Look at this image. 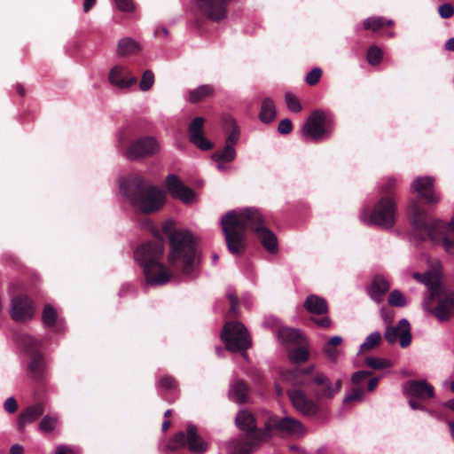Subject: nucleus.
<instances>
[{"instance_id":"obj_16","label":"nucleus","mask_w":454,"mask_h":454,"mask_svg":"<svg viewBox=\"0 0 454 454\" xmlns=\"http://www.w3.org/2000/svg\"><path fill=\"white\" fill-rule=\"evenodd\" d=\"M159 150V143L154 137H143L130 143L126 156L131 160H136L152 157L156 154Z\"/></svg>"},{"instance_id":"obj_54","label":"nucleus","mask_w":454,"mask_h":454,"mask_svg":"<svg viewBox=\"0 0 454 454\" xmlns=\"http://www.w3.org/2000/svg\"><path fill=\"white\" fill-rule=\"evenodd\" d=\"M438 12L442 19H449L454 14V8L450 4H443L439 6Z\"/></svg>"},{"instance_id":"obj_41","label":"nucleus","mask_w":454,"mask_h":454,"mask_svg":"<svg viewBox=\"0 0 454 454\" xmlns=\"http://www.w3.org/2000/svg\"><path fill=\"white\" fill-rule=\"evenodd\" d=\"M288 356L292 363H304L309 359V352L305 348L299 347L292 349Z\"/></svg>"},{"instance_id":"obj_40","label":"nucleus","mask_w":454,"mask_h":454,"mask_svg":"<svg viewBox=\"0 0 454 454\" xmlns=\"http://www.w3.org/2000/svg\"><path fill=\"white\" fill-rule=\"evenodd\" d=\"M383 58V52L381 49H380L376 45H372L369 47L366 53V59L370 65L377 66L379 65Z\"/></svg>"},{"instance_id":"obj_19","label":"nucleus","mask_w":454,"mask_h":454,"mask_svg":"<svg viewBox=\"0 0 454 454\" xmlns=\"http://www.w3.org/2000/svg\"><path fill=\"white\" fill-rule=\"evenodd\" d=\"M35 313L31 299L25 294H19L12 298L11 317L15 322L22 323L30 320Z\"/></svg>"},{"instance_id":"obj_13","label":"nucleus","mask_w":454,"mask_h":454,"mask_svg":"<svg viewBox=\"0 0 454 454\" xmlns=\"http://www.w3.org/2000/svg\"><path fill=\"white\" fill-rule=\"evenodd\" d=\"M303 431L302 423L292 417L270 416L264 422V441L270 439L273 432L285 435L299 434Z\"/></svg>"},{"instance_id":"obj_27","label":"nucleus","mask_w":454,"mask_h":454,"mask_svg":"<svg viewBox=\"0 0 454 454\" xmlns=\"http://www.w3.org/2000/svg\"><path fill=\"white\" fill-rule=\"evenodd\" d=\"M413 278L417 281L423 283L427 286L428 294L434 296L439 290L441 285L440 278L437 273L432 271H427L425 273H413Z\"/></svg>"},{"instance_id":"obj_21","label":"nucleus","mask_w":454,"mask_h":454,"mask_svg":"<svg viewBox=\"0 0 454 454\" xmlns=\"http://www.w3.org/2000/svg\"><path fill=\"white\" fill-rule=\"evenodd\" d=\"M434 178L430 176H419L411 183V190L418 193L427 205H435L439 202V198L434 192Z\"/></svg>"},{"instance_id":"obj_45","label":"nucleus","mask_w":454,"mask_h":454,"mask_svg":"<svg viewBox=\"0 0 454 454\" xmlns=\"http://www.w3.org/2000/svg\"><path fill=\"white\" fill-rule=\"evenodd\" d=\"M396 184L397 180L395 177H388L381 186L383 197L394 198V191Z\"/></svg>"},{"instance_id":"obj_43","label":"nucleus","mask_w":454,"mask_h":454,"mask_svg":"<svg viewBox=\"0 0 454 454\" xmlns=\"http://www.w3.org/2000/svg\"><path fill=\"white\" fill-rule=\"evenodd\" d=\"M159 387L167 391H174L178 387V382L171 375H164L159 380Z\"/></svg>"},{"instance_id":"obj_29","label":"nucleus","mask_w":454,"mask_h":454,"mask_svg":"<svg viewBox=\"0 0 454 454\" xmlns=\"http://www.w3.org/2000/svg\"><path fill=\"white\" fill-rule=\"evenodd\" d=\"M249 387L243 380H236L231 385L230 398L239 403L247 402Z\"/></svg>"},{"instance_id":"obj_39","label":"nucleus","mask_w":454,"mask_h":454,"mask_svg":"<svg viewBox=\"0 0 454 454\" xmlns=\"http://www.w3.org/2000/svg\"><path fill=\"white\" fill-rule=\"evenodd\" d=\"M381 341V334L379 332L371 333L361 345L360 351L364 353L376 348Z\"/></svg>"},{"instance_id":"obj_14","label":"nucleus","mask_w":454,"mask_h":454,"mask_svg":"<svg viewBox=\"0 0 454 454\" xmlns=\"http://www.w3.org/2000/svg\"><path fill=\"white\" fill-rule=\"evenodd\" d=\"M396 204L395 198L382 197L374 205L370 221L381 228L389 229L395 223Z\"/></svg>"},{"instance_id":"obj_17","label":"nucleus","mask_w":454,"mask_h":454,"mask_svg":"<svg viewBox=\"0 0 454 454\" xmlns=\"http://www.w3.org/2000/svg\"><path fill=\"white\" fill-rule=\"evenodd\" d=\"M199 12L207 19L218 22L228 12V6L232 0H195Z\"/></svg>"},{"instance_id":"obj_63","label":"nucleus","mask_w":454,"mask_h":454,"mask_svg":"<svg viewBox=\"0 0 454 454\" xmlns=\"http://www.w3.org/2000/svg\"><path fill=\"white\" fill-rule=\"evenodd\" d=\"M16 91L20 97H24L26 94V90L21 83L16 85Z\"/></svg>"},{"instance_id":"obj_10","label":"nucleus","mask_w":454,"mask_h":454,"mask_svg":"<svg viewBox=\"0 0 454 454\" xmlns=\"http://www.w3.org/2000/svg\"><path fill=\"white\" fill-rule=\"evenodd\" d=\"M221 338L226 349L233 353H246L252 345L248 331L239 322H227L222 330Z\"/></svg>"},{"instance_id":"obj_18","label":"nucleus","mask_w":454,"mask_h":454,"mask_svg":"<svg viewBox=\"0 0 454 454\" xmlns=\"http://www.w3.org/2000/svg\"><path fill=\"white\" fill-rule=\"evenodd\" d=\"M43 393L35 395L34 392L35 403L24 408L18 419L17 426L20 432H23L27 424H31L44 414L45 402L42 397Z\"/></svg>"},{"instance_id":"obj_20","label":"nucleus","mask_w":454,"mask_h":454,"mask_svg":"<svg viewBox=\"0 0 454 454\" xmlns=\"http://www.w3.org/2000/svg\"><path fill=\"white\" fill-rule=\"evenodd\" d=\"M204 117H195L188 127L190 142L202 151H209L214 148V144L204 135Z\"/></svg>"},{"instance_id":"obj_46","label":"nucleus","mask_w":454,"mask_h":454,"mask_svg":"<svg viewBox=\"0 0 454 454\" xmlns=\"http://www.w3.org/2000/svg\"><path fill=\"white\" fill-rule=\"evenodd\" d=\"M387 301L394 307H403L406 304L404 296L398 290L392 291L388 295Z\"/></svg>"},{"instance_id":"obj_59","label":"nucleus","mask_w":454,"mask_h":454,"mask_svg":"<svg viewBox=\"0 0 454 454\" xmlns=\"http://www.w3.org/2000/svg\"><path fill=\"white\" fill-rule=\"evenodd\" d=\"M409 404H410L411 408L413 410H421V411L425 410V406L414 399H411L409 401Z\"/></svg>"},{"instance_id":"obj_42","label":"nucleus","mask_w":454,"mask_h":454,"mask_svg":"<svg viewBox=\"0 0 454 454\" xmlns=\"http://www.w3.org/2000/svg\"><path fill=\"white\" fill-rule=\"evenodd\" d=\"M365 364L367 366L373 370H381L392 366V364L389 360L372 356L367 357L365 359Z\"/></svg>"},{"instance_id":"obj_23","label":"nucleus","mask_w":454,"mask_h":454,"mask_svg":"<svg viewBox=\"0 0 454 454\" xmlns=\"http://www.w3.org/2000/svg\"><path fill=\"white\" fill-rule=\"evenodd\" d=\"M166 187L173 198L181 200L184 203H190L194 200V192L183 184L176 175H169L166 178Z\"/></svg>"},{"instance_id":"obj_4","label":"nucleus","mask_w":454,"mask_h":454,"mask_svg":"<svg viewBox=\"0 0 454 454\" xmlns=\"http://www.w3.org/2000/svg\"><path fill=\"white\" fill-rule=\"evenodd\" d=\"M155 239L140 245L135 251V259L143 269L145 282L150 286H163L172 278L170 270L163 263L164 240L158 233Z\"/></svg>"},{"instance_id":"obj_61","label":"nucleus","mask_w":454,"mask_h":454,"mask_svg":"<svg viewBox=\"0 0 454 454\" xmlns=\"http://www.w3.org/2000/svg\"><path fill=\"white\" fill-rule=\"evenodd\" d=\"M10 454H23V447L20 444H14L10 449Z\"/></svg>"},{"instance_id":"obj_57","label":"nucleus","mask_w":454,"mask_h":454,"mask_svg":"<svg viewBox=\"0 0 454 454\" xmlns=\"http://www.w3.org/2000/svg\"><path fill=\"white\" fill-rule=\"evenodd\" d=\"M379 380L380 379L378 377H372L369 380L367 384L368 391H373L377 387Z\"/></svg>"},{"instance_id":"obj_15","label":"nucleus","mask_w":454,"mask_h":454,"mask_svg":"<svg viewBox=\"0 0 454 454\" xmlns=\"http://www.w3.org/2000/svg\"><path fill=\"white\" fill-rule=\"evenodd\" d=\"M382 317L387 324V314L385 309H381ZM385 339L389 344H395L399 339V343L402 348H407L411 342V325L407 319L403 318L398 322L396 326L387 325L385 334Z\"/></svg>"},{"instance_id":"obj_64","label":"nucleus","mask_w":454,"mask_h":454,"mask_svg":"<svg viewBox=\"0 0 454 454\" xmlns=\"http://www.w3.org/2000/svg\"><path fill=\"white\" fill-rule=\"evenodd\" d=\"M444 407L451 410L454 412V397L444 403Z\"/></svg>"},{"instance_id":"obj_6","label":"nucleus","mask_w":454,"mask_h":454,"mask_svg":"<svg viewBox=\"0 0 454 454\" xmlns=\"http://www.w3.org/2000/svg\"><path fill=\"white\" fill-rule=\"evenodd\" d=\"M162 231L169 242V264L180 265L184 274L192 272L198 256L196 239L192 233L187 230L174 229L170 223H165Z\"/></svg>"},{"instance_id":"obj_44","label":"nucleus","mask_w":454,"mask_h":454,"mask_svg":"<svg viewBox=\"0 0 454 454\" xmlns=\"http://www.w3.org/2000/svg\"><path fill=\"white\" fill-rule=\"evenodd\" d=\"M153 83H154V74H153V71L145 70L143 73V75H142V78H141V81L139 83L140 90L143 91H147L153 87Z\"/></svg>"},{"instance_id":"obj_36","label":"nucleus","mask_w":454,"mask_h":454,"mask_svg":"<svg viewBox=\"0 0 454 454\" xmlns=\"http://www.w3.org/2000/svg\"><path fill=\"white\" fill-rule=\"evenodd\" d=\"M278 337L282 342L286 344H301L302 341L301 332L289 327L280 328L278 330Z\"/></svg>"},{"instance_id":"obj_49","label":"nucleus","mask_w":454,"mask_h":454,"mask_svg":"<svg viewBox=\"0 0 454 454\" xmlns=\"http://www.w3.org/2000/svg\"><path fill=\"white\" fill-rule=\"evenodd\" d=\"M322 76V70L319 67L313 68L307 75H306V82L310 85H316Z\"/></svg>"},{"instance_id":"obj_52","label":"nucleus","mask_w":454,"mask_h":454,"mask_svg":"<svg viewBox=\"0 0 454 454\" xmlns=\"http://www.w3.org/2000/svg\"><path fill=\"white\" fill-rule=\"evenodd\" d=\"M117 8L121 12H133L135 9V4L133 0H114Z\"/></svg>"},{"instance_id":"obj_48","label":"nucleus","mask_w":454,"mask_h":454,"mask_svg":"<svg viewBox=\"0 0 454 454\" xmlns=\"http://www.w3.org/2000/svg\"><path fill=\"white\" fill-rule=\"evenodd\" d=\"M227 298L230 301L229 316L231 317H237L239 316V300L232 293H229Z\"/></svg>"},{"instance_id":"obj_33","label":"nucleus","mask_w":454,"mask_h":454,"mask_svg":"<svg viewBox=\"0 0 454 454\" xmlns=\"http://www.w3.org/2000/svg\"><path fill=\"white\" fill-rule=\"evenodd\" d=\"M394 21L392 20H387L383 17H369L363 22V27L365 30L372 31L376 33L385 27H392Z\"/></svg>"},{"instance_id":"obj_11","label":"nucleus","mask_w":454,"mask_h":454,"mask_svg":"<svg viewBox=\"0 0 454 454\" xmlns=\"http://www.w3.org/2000/svg\"><path fill=\"white\" fill-rule=\"evenodd\" d=\"M425 306L439 321H448L454 312V292L439 286L436 294H428Z\"/></svg>"},{"instance_id":"obj_3","label":"nucleus","mask_w":454,"mask_h":454,"mask_svg":"<svg viewBox=\"0 0 454 454\" xmlns=\"http://www.w3.org/2000/svg\"><path fill=\"white\" fill-rule=\"evenodd\" d=\"M408 215L421 240L430 239L448 254H454V216L450 223L431 219L418 199L410 201Z\"/></svg>"},{"instance_id":"obj_34","label":"nucleus","mask_w":454,"mask_h":454,"mask_svg":"<svg viewBox=\"0 0 454 454\" xmlns=\"http://www.w3.org/2000/svg\"><path fill=\"white\" fill-rule=\"evenodd\" d=\"M140 45L129 37L123 38L119 41L117 52L121 57L133 55L140 51Z\"/></svg>"},{"instance_id":"obj_7","label":"nucleus","mask_w":454,"mask_h":454,"mask_svg":"<svg viewBox=\"0 0 454 454\" xmlns=\"http://www.w3.org/2000/svg\"><path fill=\"white\" fill-rule=\"evenodd\" d=\"M236 425L245 434L231 441L232 454H250L264 442V428L257 427L255 418L251 412L239 411L236 417Z\"/></svg>"},{"instance_id":"obj_32","label":"nucleus","mask_w":454,"mask_h":454,"mask_svg":"<svg viewBox=\"0 0 454 454\" xmlns=\"http://www.w3.org/2000/svg\"><path fill=\"white\" fill-rule=\"evenodd\" d=\"M342 343V338L340 336H333L328 340L323 348L324 354L327 358L335 363L340 356L338 347Z\"/></svg>"},{"instance_id":"obj_47","label":"nucleus","mask_w":454,"mask_h":454,"mask_svg":"<svg viewBox=\"0 0 454 454\" xmlns=\"http://www.w3.org/2000/svg\"><path fill=\"white\" fill-rule=\"evenodd\" d=\"M286 103L288 109L294 113H299L302 109L299 99L292 93L286 94Z\"/></svg>"},{"instance_id":"obj_60","label":"nucleus","mask_w":454,"mask_h":454,"mask_svg":"<svg viewBox=\"0 0 454 454\" xmlns=\"http://www.w3.org/2000/svg\"><path fill=\"white\" fill-rule=\"evenodd\" d=\"M73 451L71 450V449H69L68 447L65 446V445H60L59 447H57L56 449V454H72Z\"/></svg>"},{"instance_id":"obj_51","label":"nucleus","mask_w":454,"mask_h":454,"mask_svg":"<svg viewBox=\"0 0 454 454\" xmlns=\"http://www.w3.org/2000/svg\"><path fill=\"white\" fill-rule=\"evenodd\" d=\"M364 395V390L360 387H356L352 390V392L346 395L343 402L344 403H349L354 401H359L362 399Z\"/></svg>"},{"instance_id":"obj_35","label":"nucleus","mask_w":454,"mask_h":454,"mask_svg":"<svg viewBox=\"0 0 454 454\" xmlns=\"http://www.w3.org/2000/svg\"><path fill=\"white\" fill-rule=\"evenodd\" d=\"M59 422L60 418L57 413L43 415L38 424V429L43 434H51L58 427Z\"/></svg>"},{"instance_id":"obj_55","label":"nucleus","mask_w":454,"mask_h":454,"mask_svg":"<svg viewBox=\"0 0 454 454\" xmlns=\"http://www.w3.org/2000/svg\"><path fill=\"white\" fill-rule=\"evenodd\" d=\"M4 410L9 413H15L18 410V403L14 397H9L4 404Z\"/></svg>"},{"instance_id":"obj_24","label":"nucleus","mask_w":454,"mask_h":454,"mask_svg":"<svg viewBox=\"0 0 454 454\" xmlns=\"http://www.w3.org/2000/svg\"><path fill=\"white\" fill-rule=\"evenodd\" d=\"M223 128L227 134L225 144L234 147L239 139V128L235 119L230 114L222 117Z\"/></svg>"},{"instance_id":"obj_28","label":"nucleus","mask_w":454,"mask_h":454,"mask_svg":"<svg viewBox=\"0 0 454 454\" xmlns=\"http://www.w3.org/2000/svg\"><path fill=\"white\" fill-rule=\"evenodd\" d=\"M303 307L310 314L324 315L328 312L326 301L316 294L309 295L303 303Z\"/></svg>"},{"instance_id":"obj_8","label":"nucleus","mask_w":454,"mask_h":454,"mask_svg":"<svg viewBox=\"0 0 454 454\" xmlns=\"http://www.w3.org/2000/svg\"><path fill=\"white\" fill-rule=\"evenodd\" d=\"M21 344L28 354L27 377L32 380L35 395L43 393L47 384V366L44 356L39 351L40 342L32 336H24Z\"/></svg>"},{"instance_id":"obj_62","label":"nucleus","mask_w":454,"mask_h":454,"mask_svg":"<svg viewBox=\"0 0 454 454\" xmlns=\"http://www.w3.org/2000/svg\"><path fill=\"white\" fill-rule=\"evenodd\" d=\"M445 49H446L447 51H453V52H454V37H453V38L449 39V40L445 43Z\"/></svg>"},{"instance_id":"obj_22","label":"nucleus","mask_w":454,"mask_h":454,"mask_svg":"<svg viewBox=\"0 0 454 454\" xmlns=\"http://www.w3.org/2000/svg\"><path fill=\"white\" fill-rule=\"evenodd\" d=\"M404 393L413 398L427 400L434 396V388L425 380H410L403 387Z\"/></svg>"},{"instance_id":"obj_38","label":"nucleus","mask_w":454,"mask_h":454,"mask_svg":"<svg viewBox=\"0 0 454 454\" xmlns=\"http://www.w3.org/2000/svg\"><path fill=\"white\" fill-rule=\"evenodd\" d=\"M58 320L56 309L50 304L45 305L42 313V321L47 327L55 326Z\"/></svg>"},{"instance_id":"obj_1","label":"nucleus","mask_w":454,"mask_h":454,"mask_svg":"<svg viewBox=\"0 0 454 454\" xmlns=\"http://www.w3.org/2000/svg\"><path fill=\"white\" fill-rule=\"evenodd\" d=\"M286 379L294 387L286 393L292 405L307 417L317 415L320 411L319 402L332 400L342 388L340 379L333 383L323 372H315L313 365L290 371Z\"/></svg>"},{"instance_id":"obj_9","label":"nucleus","mask_w":454,"mask_h":454,"mask_svg":"<svg viewBox=\"0 0 454 454\" xmlns=\"http://www.w3.org/2000/svg\"><path fill=\"white\" fill-rule=\"evenodd\" d=\"M166 448L172 451L187 449L192 454H204L207 450V442L198 433L195 425L188 424L184 430L170 437Z\"/></svg>"},{"instance_id":"obj_53","label":"nucleus","mask_w":454,"mask_h":454,"mask_svg":"<svg viewBox=\"0 0 454 454\" xmlns=\"http://www.w3.org/2000/svg\"><path fill=\"white\" fill-rule=\"evenodd\" d=\"M293 130V123L289 119H284L279 121L278 131L282 135H288Z\"/></svg>"},{"instance_id":"obj_2","label":"nucleus","mask_w":454,"mask_h":454,"mask_svg":"<svg viewBox=\"0 0 454 454\" xmlns=\"http://www.w3.org/2000/svg\"><path fill=\"white\" fill-rule=\"evenodd\" d=\"M223 232L228 250L232 254H242L247 247V230L256 233L262 247L270 254L278 251V239L275 233L266 227L262 214L254 207L237 212L228 211L221 220Z\"/></svg>"},{"instance_id":"obj_50","label":"nucleus","mask_w":454,"mask_h":454,"mask_svg":"<svg viewBox=\"0 0 454 454\" xmlns=\"http://www.w3.org/2000/svg\"><path fill=\"white\" fill-rule=\"evenodd\" d=\"M372 372L370 371H357L353 373L351 381L354 385H359L367 378L372 376Z\"/></svg>"},{"instance_id":"obj_12","label":"nucleus","mask_w":454,"mask_h":454,"mask_svg":"<svg viewBox=\"0 0 454 454\" xmlns=\"http://www.w3.org/2000/svg\"><path fill=\"white\" fill-rule=\"evenodd\" d=\"M332 122L329 114L321 110H315L302 126V137L308 141H319L329 132Z\"/></svg>"},{"instance_id":"obj_5","label":"nucleus","mask_w":454,"mask_h":454,"mask_svg":"<svg viewBox=\"0 0 454 454\" xmlns=\"http://www.w3.org/2000/svg\"><path fill=\"white\" fill-rule=\"evenodd\" d=\"M121 188L131 204L144 214L159 211L165 203L163 192L142 176L133 175L124 180Z\"/></svg>"},{"instance_id":"obj_37","label":"nucleus","mask_w":454,"mask_h":454,"mask_svg":"<svg viewBox=\"0 0 454 454\" xmlns=\"http://www.w3.org/2000/svg\"><path fill=\"white\" fill-rule=\"evenodd\" d=\"M211 158L215 162H231L236 158V151L234 147L225 144V146L222 150L215 151Z\"/></svg>"},{"instance_id":"obj_25","label":"nucleus","mask_w":454,"mask_h":454,"mask_svg":"<svg viewBox=\"0 0 454 454\" xmlns=\"http://www.w3.org/2000/svg\"><path fill=\"white\" fill-rule=\"evenodd\" d=\"M124 67L121 66L114 67L109 73V82L112 85L120 88L125 89L129 88L137 83V80L135 76H131L130 78L123 77Z\"/></svg>"},{"instance_id":"obj_26","label":"nucleus","mask_w":454,"mask_h":454,"mask_svg":"<svg viewBox=\"0 0 454 454\" xmlns=\"http://www.w3.org/2000/svg\"><path fill=\"white\" fill-rule=\"evenodd\" d=\"M389 289L390 284L384 277L375 276L368 292L371 298L379 303L382 301L383 296L389 291Z\"/></svg>"},{"instance_id":"obj_30","label":"nucleus","mask_w":454,"mask_h":454,"mask_svg":"<svg viewBox=\"0 0 454 454\" xmlns=\"http://www.w3.org/2000/svg\"><path fill=\"white\" fill-rule=\"evenodd\" d=\"M277 115V110L273 100L270 98H265L261 106L259 119L263 123L272 122Z\"/></svg>"},{"instance_id":"obj_58","label":"nucleus","mask_w":454,"mask_h":454,"mask_svg":"<svg viewBox=\"0 0 454 454\" xmlns=\"http://www.w3.org/2000/svg\"><path fill=\"white\" fill-rule=\"evenodd\" d=\"M97 0H84L83 2V12H90L96 4Z\"/></svg>"},{"instance_id":"obj_56","label":"nucleus","mask_w":454,"mask_h":454,"mask_svg":"<svg viewBox=\"0 0 454 454\" xmlns=\"http://www.w3.org/2000/svg\"><path fill=\"white\" fill-rule=\"evenodd\" d=\"M314 322L321 328H329L332 325V320L328 317L314 319Z\"/></svg>"},{"instance_id":"obj_31","label":"nucleus","mask_w":454,"mask_h":454,"mask_svg":"<svg viewBox=\"0 0 454 454\" xmlns=\"http://www.w3.org/2000/svg\"><path fill=\"white\" fill-rule=\"evenodd\" d=\"M215 90L214 87L209 84L200 85L194 90H191L188 93V100L192 104H197L199 102L203 101L207 98L212 97L214 95Z\"/></svg>"}]
</instances>
